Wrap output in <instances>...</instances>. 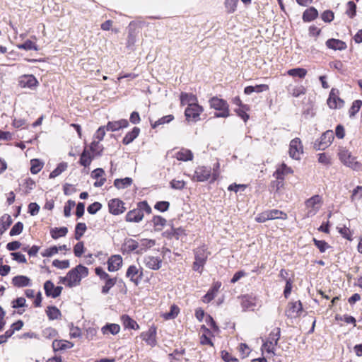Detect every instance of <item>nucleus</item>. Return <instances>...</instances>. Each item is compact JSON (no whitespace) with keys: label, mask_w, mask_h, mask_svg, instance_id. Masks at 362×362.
I'll return each mask as SVG.
<instances>
[{"label":"nucleus","mask_w":362,"mask_h":362,"mask_svg":"<svg viewBox=\"0 0 362 362\" xmlns=\"http://www.w3.org/2000/svg\"><path fill=\"white\" fill-rule=\"evenodd\" d=\"M156 244L154 240L144 238L139 242V250L136 251V254L141 255L145 252L148 249L152 247Z\"/></svg>","instance_id":"23"},{"label":"nucleus","mask_w":362,"mask_h":362,"mask_svg":"<svg viewBox=\"0 0 362 362\" xmlns=\"http://www.w3.org/2000/svg\"><path fill=\"white\" fill-rule=\"evenodd\" d=\"M348 9L346 13L349 16L350 18H353L356 14V4L350 1L347 3Z\"/></svg>","instance_id":"50"},{"label":"nucleus","mask_w":362,"mask_h":362,"mask_svg":"<svg viewBox=\"0 0 362 362\" xmlns=\"http://www.w3.org/2000/svg\"><path fill=\"white\" fill-rule=\"evenodd\" d=\"M172 231L173 232V238H176L177 240L182 239L183 236H186L185 230L181 227H172Z\"/></svg>","instance_id":"61"},{"label":"nucleus","mask_w":362,"mask_h":362,"mask_svg":"<svg viewBox=\"0 0 362 362\" xmlns=\"http://www.w3.org/2000/svg\"><path fill=\"white\" fill-rule=\"evenodd\" d=\"M132 184V179L130 177H125L123 179H115L114 181V186L118 189H124L129 187Z\"/></svg>","instance_id":"32"},{"label":"nucleus","mask_w":362,"mask_h":362,"mask_svg":"<svg viewBox=\"0 0 362 362\" xmlns=\"http://www.w3.org/2000/svg\"><path fill=\"white\" fill-rule=\"evenodd\" d=\"M322 203V197L320 195H314L305 202V207L308 209L307 217L315 216L321 207Z\"/></svg>","instance_id":"5"},{"label":"nucleus","mask_w":362,"mask_h":362,"mask_svg":"<svg viewBox=\"0 0 362 362\" xmlns=\"http://www.w3.org/2000/svg\"><path fill=\"white\" fill-rule=\"evenodd\" d=\"M287 214L282 211L278 209L267 210L255 217V221L258 223H264L268 220L274 219H287Z\"/></svg>","instance_id":"3"},{"label":"nucleus","mask_w":362,"mask_h":362,"mask_svg":"<svg viewBox=\"0 0 362 362\" xmlns=\"http://www.w3.org/2000/svg\"><path fill=\"white\" fill-rule=\"evenodd\" d=\"M338 93L339 90L337 89L332 88L331 90L327 100V104L330 108H337V98H338Z\"/></svg>","instance_id":"36"},{"label":"nucleus","mask_w":362,"mask_h":362,"mask_svg":"<svg viewBox=\"0 0 362 362\" xmlns=\"http://www.w3.org/2000/svg\"><path fill=\"white\" fill-rule=\"evenodd\" d=\"M211 169L210 167L199 166L194 171L192 180L197 182H204L211 177Z\"/></svg>","instance_id":"12"},{"label":"nucleus","mask_w":362,"mask_h":362,"mask_svg":"<svg viewBox=\"0 0 362 362\" xmlns=\"http://www.w3.org/2000/svg\"><path fill=\"white\" fill-rule=\"evenodd\" d=\"M209 105L211 108L219 111V112L214 114L215 117L226 118L230 115L229 105L225 100L213 97L209 100Z\"/></svg>","instance_id":"2"},{"label":"nucleus","mask_w":362,"mask_h":362,"mask_svg":"<svg viewBox=\"0 0 362 362\" xmlns=\"http://www.w3.org/2000/svg\"><path fill=\"white\" fill-rule=\"evenodd\" d=\"M128 125V121L125 119H122L118 121L108 122L105 127L107 131L116 132L127 127Z\"/></svg>","instance_id":"16"},{"label":"nucleus","mask_w":362,"mask_h":362,"mask_svg":"<svg viewBox=\"0 0 362 362\" xmlns=\"http://www.w3.org/2000/svg\"><path fill=\"white\" fill-rule=\"evenodd\" d=\"M52 265L58 269H67L69 267V260H59V259H54L52 262Z\"/></svg>","instance_id":"56"},{"label":"nucleus","mask_w":362,"mask_h":362,"mask_svg":"<svg viewBox=\"0 0 362 362\" xmlns=\"http://www.w3.org/2000/svg\"><path fill=\"white\" fill-rule=\"evenodd\" d=\"M155 230L160 231L165 226L167 221L160 216H154L152 219Z\"/></svg>","instance_id":"34"},{"label":"nucleus","mask_w":362,"mask_h":362,"mask_svg":"<svg viewBox=\"0 0 362 362\" xmlns=\"http://www.w3.org/2000/svg\"><path fill=\"white\" fill-rule=\"evenodd\" d=\"M197 97L192 93H182L180 95V103L182 105L197 104Z\"/></svg>","instance_id":"28"},{"label":"nucleus","mask_w":362,"mask_h":362,"mask_svg":"<svg viewBox=\"0 0 362 362\" xmlns=\"http://www.w3.org/2000/svg\"><path fill=\"white\" fill-rule=\"evenodd\" d=\"M156 331L155 328H150L147 332L141 334V338L146 343L151 346H154L156 344Z\"/></svg>","instance_id":"18"},{"label":"nucleus","mask_w":362,"mask_h":362,"mask_svg":"<svg viewBox=\"0 0 362 362\" xmlns=\"http://www.w3.org/2000/svg\"><path fill=\"white\" fill-rule=\"evenodd\" d=\"M122 265V258L119 255H112L107 261V268L110 272L117 271Z\"/></svg>","instance_id":"17"},{"label":"nucleus","mask_w":362,"mask_h":362,"mask_svg":"<svg viewBox=\"0 0 362 362\" xmlns=\"http://www.w3.org/2000/svg\"><path fill=\"white\" fill-rule=\"evenodd\" d=\"M74 346V344L66 340L55 339L52 342V348L54 351H64Z\"/></svg>","instance_id":"21"},{"label":"nucleus","mask_w":362,"mask_h":362,"mask_svg":"<svg viewBox=\"0 0 362 362\" xmlns=\"http://www.w3.org/2000/svg\"><path fill=\"white\" fill-rule=\"evenodd\" d=\"M105 285L103 286L101 291L103 294H107L110 289L115 285L117 279L110 277L105 280Z\"/></svg>","instance_id":"44"},{"label":"nucleus","mask_w":362,"mask_h":362,"mask_svg":"<svg viewBox=\"0 0 362 362\" xmlns=\"http://www.w3.org/2000/svg\"><path fill=\"white\" fill-rule=\"evenodd\" d=\"M120 330V327L117 324H107L102 327V332L104 334H117Z\"/></svg>","instance_id":"33"},{"label":"nucleus","mask_w":362,"mask_h":362,"mask_svg":"<svg viewBox=\"0 0 362 362\" xmlns=\"http://www.w3.org/2000/svg\"><path fill=\"white\" fill-rule=\"evenodd\" d=\"M281 329L279 327L274 328L269 334L266 341L262 344V349H264L267 353H272L274 354L275 346L277 345L278 341L280 339Z\"/></svg>","instance_id":"4"},{"label":"nucleus","mask_w":362,"mask_h":362,"mask_svg":"<svg viewBox=\"0 0 362 362\" xmlns=\"http://www.w3.org/2000/svg\"><path fill=\"white\" fill-rule=\"evenodd\" d=\"M185 185H186V183L184 180H173L170 182V185L173 189H179V190L184 189L185 187Z\"/></svg>","instance_id":"59"},{"label":"nucleus","mask_w":362,"mask_h":362,"mask_svg":"<svg viewBox=\"0 0 362 362\" xmlns=\"http://www.w3.org/2000/svg\"><path fill=\"white\" fill-rule=\"evenodd\" d=\"M92 159L93 158L90 156L89 152L85 148L81 155L79 163L84 167H87L90 165Z\"/></svg>","instance_id":"37"},{"label":"nucleus","mask_w":362,"mask_h":362,"mask_svg":"<svg viewBox=\"0 0 362 362\" xmlns=\"http://www.w3.org/2000/svg\"><path fill=\"white\" fill-rule=\"evenodd\" d=\"M46 313L49 320H56L61 316L60 310L55 306H49Z\"/></svg>","instance_id":"39"},{"label":"nucleus","mask_w":362,"mask_h":362,"mask_svg":"<svg viewBox=\"0 0 362 362\" xmlns=\"http://www.w3.org/2000/svg\"><path fill=\"white\" fill-rule=\"evenodd\" d=\"M334 133L332 130H327L323 133L319 140L314 143V148L316 151H322L327 148L334 139Z\"/></svg>","instance_id":"7"},{"label":"nucleus","mask_w":362,"mask_h":362,"mask_svg":"<svg viewBox=\"0 0 362 362\" xmlns=\"http://www.w3.org/2000/svg\"><path fill=\"white\" fill-rule=\"evenodd\" d=\"M175 158L178 160L189 161L193 159V153L189 149L182 148L180 151L175 153Z\"/></svg>","instance_id":"25"},{"label":"nucleus","mask_w":362,"mask_h":362,"mask_svg":"<svg viewBox=\"0 0 362 362\" xmlns=\"http://www.w3.org/2000/svg\"><path fill=\"white\" fill-rule=\"evenodd\" d=\"M326 46L334 50H344L346 48V43L340 40L331 38L326 41Z\"/></svg>","instance_id":"22"},{"label":"nucleus","mask_w":362,"mask_h":362,"mask_svg":"<svg viewBox=\"0 0 362 362\" xmlns=\"http://www.w3.org/2000/svg\"><path fill=\"white\" fill-rule=\"evenodd\" d=\"M173 119H174V116L173 115H168L164 116V117L160 118L159 119H158L157 121H156L153 124L151 123V127H152V128L155 129L157 127H158L159 125L168 124V123L170 122L172 120H173Z\"/></svg>","instance_id":"43"},{"label":"nucleus","mask_w":362,"mask_h":362,"mask_svg":"<svg viewBox=\"0 0 362 362\" xmlns=\"http://www.w3.org/2000/svg\"><path fill=\"white\" fill-rule=\"evenodd\" d=\"M53 288H54V285L50 280L45 281L44 284V289L46 296H52Z\"/></svg>","instance_id":"64"},{"label":"nucleus","mask_w":362,"mask_h":362,"mask_svg":"<svg viewBox=\"0 0 362 362\" xmlns=\"http://www.w3.org/2000/svg\"><path fill=\"white\" fill-rule=\"evenodd\" d=\"M67 233L68 228L66 227L54 228L50 230V235L54 240L60 237H64Z\"/></svg>","instance_id":"35"},{"label":"nucleus","mask_w":362,"mask_h":362,"mask_svg":"<svg viewBox=\"0 0 362 362\" xmlns=\"http://www.w3.org/2000/svg\"><path fill=\"white\" fill-rule=\"evenodd\" d=\"M303 310V305L300 300L288 303L285 314L288 318H296L300 316Z\"/></svg>","instance_id":"11"},{"label":"nucleus","mask_w":362,"mask_h":362,"mask_svg":"<svg viewBox=\"0 0 362 362\" xmlns=\"http://www.w3.org/2000/svg\"><path fill=\"white\" fill-rule=\"evenodd\" d=\"M144 276L143 268H138L135 265H130L126 272V276L129 278L130 281L137 286L142 280Z\"/></svg>","instance_id":"8"},{"label":"nucleus","mask_w":362,"mask_h":362,"mask_svg":"<svg viewBox=\"0 0 362 362\" xmlns=\"http://www.w3.org/2000/svg\"><path fill=\"white\" fill-rule=\"evenodd\" d=\"M76 205V203L73 200H69L64 206V214L65 217H69L71 216V211L72 208Z\"/></svg>","instance_id":"55"},{"label":"nucleus","mask_w":362,"mask_h":362,"mask_svg":"<svg viewBox=\"0 0 362 362\" xmlns=\"http://www.w3.org/2000/svg\"><path fill=\"white\" fill-rule=\"evenodd\" d=\"M248 108L246 105H243L242 107H239L235 110V112L237 115L241 117L245 122H246L249 119V115L247 114L246 110H247Z\"/></svg>","instance_id":"53"},{"label":"nucleus","mask_w":362,"mask_h":362,"mask_svg":"<svg viewBox=\"0 0 362 362\" xmlns=\"http://www.w3.org/2000/svg\"><path fill=\"white\" fill-rule=\"evenodd\" d=\"M123 247L124 250L128 253L132 252L136 253V251L139 250V242L131 238L127 239L123 244Z\"/></svg>","instance_id":"29"},{"label":"nucleus","mask_w":362,"mask_h":362,"mask_svg":"<svg viewBox=\"0 0 362 362\" xmlns=\"http://www.w3.org/2000/svg\"><path fill=\"white\" fill-rule=\"evenodd\" d=\"M204 109L198 104H190L185 110L186 119L189 122H196L200 119V115Z\"/></svg>","instance_id":"6"},{"label":"nucleus","mask_w":362,"mask_h":362,"mask_svg":"<svg viewBox=\"0 0 362 362\" xmlns=\"http://www.w3.org/2000/svg\"><path fill=\"white\" fill-rule=\"evenodd\" d=\"M87 230L86 223H78L75 227V239L79 240Z\"/></svg>","instance_id":"40"},{"label":"nucleus","mask_w":362,"mask_h":362,"mask_svg":"<svg viewBox=\"0 0 362 362\" xmlns=\"http://www.w3.org/2000/svg\"><path fill=\"white\" fill-rule=\"evenodd\" d=\"M84 252V245L83 242L77 243L74 247V252L76 257H81Z\"/></svg>","instance_id":"62"},{"label":"nucleus","mask_w":362,"mask_h":362,"mask_svg":"<svg viewBox=\"0 0 362 362\" xmlns=\"http://www.w3.org/2000/svg\"><path fill=\"white\" fill-rule=\"evenodd\" d=\"M30 279L23 275L16 276L12 279V284L17 287H24L29 286Z\"/></svg>","instance_id":"26"},{"label":"nucleus","mask_w":362,"mask_h":362,"mask_svg":"<svg viewBox=\"0 0 362 362\" xmlns=\"http://www.w3.org/2000/svg\"><path fill=\"white\" fill-rule=\"evenodd\" d=\"M221 286V282H216L214 284L212 287L208 291V292L203 296V302L208 303L211 301L216 296V293Z\"/></svg>","instance_id":"19"},{"label":"nucleus","mask_w":362,"mask_h":362,"mask_svg":"<svg viewBox=\"0 0 362 362\" xmlns=\"http://www.w3.org/2000/svg\"><path fill=\"white\" fill-rule=\"evenodd\" d=\"M170 203L166 201H160L156 203L154 208L161 212H165L168 210Z\"/></svg>","instance_id":"54"},{"label":"nucleus","mask_w":362,"mask_h":362,"mask_svg":"<svg viewBox=\"0 0 362 362\" xmlns=\"http://www.w3.org/2000/svg\"><path fill=\"white\" fill-rule=\"evenodd\" d=\"M362 105V101L356 100L353 102L352 105L349 110V116L354 117L360 110Z\"/></svg>","instance_id":"48"},{"label":"nucleus","mask_w":362,"mask_h":362,"mask_svg":"<svg viewBox=\"0 0 362 362\" xmlns=\"http://www.w3.org/2000/svg\"><path fill=\"white\" fill-rule=\"evenodd\" d=\"M313 243L320 252H325L327 248L330 247L325 240H318L316 238H313Z\"/></svg>","instance_id":"51"},{"label":"nucleus","mask_w":362,"mask_h":362,"mask_svg":"<svg viewBox=\"0 0 362 362\" xmlns=\"http://www.w3.org/2000/svg\"><path fill=\"white\" fill-rule=\"evenodd\" d=\"M143 262L147 268L153 270L159 269L162 264V260L160 257L151 255L144 257Z\"/></svg>","instance_id":"15"},{"label":"nucleus","mask_w":362,"mask_h":362,"mask_svg":"<svg viewBox=\"0 0 362 362\" xmlns=\"http://www.w3.org/2000/svg\"><path fill=\"white\" fill-rule=\"evenodd\" d=\"M67 163L62 162L60 163L57 167L51 172L49 174V177L50 179L55 178L56 177L59 176L61 173H62L64 171H65L67 168Z\"/></svg>","instance_id":"38"},{"label":"nucleus","mask_w":362,"mask_h":362,"mask_svg":"<svg viewBox=\"0 0 362 362\" xmlns=\"http://www.w3.org/2000/svg\"><path fill=\"white\" fill-rule=\"evenodd\" d=\"M221 358L225 362H239L238 359L232 356L228 351H221Z\"/></svg>","instance_id":"63"},{"label":"nucleus","mask_w":362,"mask_h":362,"mask_svg":"<svg viewBox=\"0 0 362 362\" xmlns=\"http://www.w3.org/2000/svg\"><path fill=\"white\" fill-rule=\"evenodd\" d=\"M23 230V224L22 222H17L14 224V226L12 227V228L10 230L9 235L11 236H14L19 235L22 233Z\"/></svg>","instance_id":"47"},{"label":"nucleus","mask_w":362,"mask_h":362,"mask_svg":"<svg viewBox=\"0 0 362 362\" xmlns=\"http://www.w3.org/2000/svg\"><path fill=\"white\" fill-rule=\"evenodd\" d=\"M30 163H31L30 172L33 174L38 173L41 170V169L43 166L42 163H41L37 159H32L30 160Z\"/></svg>","instance_id":"45"},{"label":"nucleus","mask_w":362,"mask_h":362,"mask_svg":"<svg viewBox=\"0 0 362 362\" xmlns=\"http://www.w3.org/2000/svg\"><path fill=\"white\" fill-rule=\"evenodd\" d=\"M179 312L180 308L177 305H173L170 307V311L164 315V317L166 320L173 319L177 316Z\"/></svg>","instance_id":"46"},{"label":"nucleus","mask_w":362,"mask_h":362,"mask_svg":"<svg viewBox=\"0 0 362 362\" xmlns=\"http://www.w3.org/2000/svg\"><path fill=\"white\" fill-rule=\"evenodd\" d=\"M152 210L146 201L140 202L136 208L128 211L125 216V221L129 223H139L144 217V212L150 214Z\"/></svg>","instance_id":"1"},{"label":"nucleus","mask_w":362,"mask_h":362,"mask_svg":"<svg viewBox=\"0 0 362 362\" xmlns=\"http://www.w3.org/2000/svg\"><path fill=\"white\" fill-rule=\"evenodd\" d=\"M340 160L346 165L356 169L358 165V163L356 161V158L354 157L351 152L345 148H341L338 153Z\"/></svg>","instance_id":"9"},{"label":"nucleus","mask_w":362,"mask_h":362,"mask_svg":"<svg viewBox=\"0 0 362 362\" xmlns=\"http://www.w3.org/2000/svg\"><path fill=\"white\" fill-rule=\"evenodd\" d=\"M303 151V145L300 139L299 138L292 139L289 145V156L293 159L298 160Z\"/></svg>","instance_id":"10"},{"label":"nucleus","mask_w":362,"mask_h":362,"mask_svg":"<svg viewBox=\"0 0 362 362\" xmlns=\"http://www.w3.org/2000/svg\"><path fill=\"white\" fill-rule=\"evenodd\" d=\"M318 16V11L315 7H310L306 9L303 13V21L304 22H310Z\"/></svg>","instance_id":"24"},{"label":"nucleus","mask_w":362,"mask_h":362,"mask_svg":"<svg viewBox=\"0 0 362 362\" xmlns=\"http://www.w3.org/2000/svg\"><path fill=\"white\" fill-rule=\"evenodd\" d=\"M81 280V276L78 275V272L77 271L76 268H74L71 269L66 274V276L62 279V281L64 283L65 281H67V285L69 287H72L74 286H76L77 284H78Z\"/></svg>","instance_id":"14"},{"label":"nucleus","mask_w":362,"mask_h":362,"mask_svg":"<svg viewBox=\"0 0 362 362\" xmlns=\"http://www.w3.org/2000/svg\"><path fill=\"white\" fill-rule=\"evenodd\" d=\"M125 204L119 199H112L108 203L109 212L113 215H119L126 211Z\"/></svg>","instance_id":"13"},{"label":"nucleus","mask_w":362,"mask_h":362,"mask_svg":"<svg viewBox=\"0 0 362 362\" xmlns=\"http://www.w3.org/2000/svg\"><path fill=\"white\" fill-rule=\"evenodd\" d=\"M361 199H362V186H357L353 189L350 199L353 202Z\"/></svg>","instance_id":"49"},{"label":"nucleus","mask_w":362,"mask_h":362,"mask_svg":"<svg viewBox=\"0 0 362 362\" xmlns=\"http://www.w3.org/2000/svg\"><path fill=\"white\" fill-rule=\"evenodd\" d=\"M210 253L207 252L206 247L203 245L194 250L195 260L199 263L205 264Z\"/></svg>","instance_id":"20"},{"label":"nucleus","mask_w":362,"mask_h":362,"mask_svg":"<svg viewBox=\"0 0 362 362\" xmlns=\"http://www.w3.org/2000/svg\"><path fill=\"white\" fill-rule=\"evenodd\" d=\"M17 47L24 50H37V46L31 40H27L25 42L19 44Z\"/></svg>","instance_id":"42"},{"label":"nucleus","mask_w":362,"mask_h":362,"mask_svg":"<svg viewBox=\"0 0 362 362\" xmlns=\"http://www.w3.org/2000/svg\"><path fill=\"white\" fill-rule=\"evenodd\" d=\"M13 221L10 215L4 214L1 218L0 235H1L11 225Z\"/></svg>","instance_id":"30"},{"label":"nucleus","mask_w":362,"mask_h":362,"mask_svg":"<svg viewBox=\"0 0 362 362\" xmlns=\"http://www.w3.org/2000/svg\"><path fill=\"white\" fill-rule=\"evenodd\" d=\"M139 133L140 129L139 127H134L131 132L127 133L122 140V143L124 145L131 144L139 136Z\"/></svg>","instance_id":"27"},{"label":"nucleus","mask_w":362,"mask_h":362,"mask_svg":"<svg viewBox=\"0 0 362 362\" xmlns=\"http://www.w3.org/2000/svg\"><path fill=\"white\" fill-rule=\"evenodd\" d=\"M122 320L123 322V325L124 326L125 328H129L135 330L139 328V326L137 324V322L127 315H122Z\"/></svg>","instance_id":"31"},{"label":"nucleus","mask_w":362,"mask_h":362,"mask_svg":"<svg viewBox=\"0 0 362 362\" xmlns=\"http://www.w3.org/2000/svg\"><path fill=\"white\" fill-rule=\"evenodd\" d=\"M58 252H59L58 247L56 245H54V246H52V247L46 249L44 252H42L41 253V255L42 257H52L54 255L58 253Z\"/></svg>","instance_id":"57"},{"label":"nucleus","mask_w":362,"mask_h":362,"mask_svg":"<svg viewBox=\"0 0 362 362\" xmlns=\"http://www.w3.org/2000/svg\"><path fill=\"white\" fill-rule=\"evenodd\" d=\"M238 2V0H226L225 7L227 12L229 13H233L236 9Z\"/></svg>","instance_id":"52"},{"label":"nucleus","mask_w":362,"mask_h":362,"mask_svg":"<svg viewBox=\"0 0 362 362\" xmlns=\"http://www.w3.org/2000/svg\"><path fill=\"white\" fill-rule=\"evenodd\" d=\"M288 74L293 77L298 76L300 78H303L306 76L307 71L303 68H295L289 69L288 71Z\"/></svg>","instance_id":"41"},{"label":"nucleus","mask_w":362,"mask_h":362,"mask_svg":"<svg viewBox=\"0 0 362 362\" xmlns=\"http://www.w3.org/2000/svg\"><path fill=\"white\" fill-rule=\"evenodd\" d=\"M102 208V204L100 202H95L90 204L87 211L90 214H95Z\"/></svg>","instance_id":"58"},{"label":"nucleus","mask_w":362,"mask_h":362,"mask_svg":"<svg viewBox=\"0 0 362 362\" xmlns=\"http://www.w3.org/2000/svg\"><path fill=\"white\" fill-rule=\"evenodd\" d=\"M334 13L330 10L325 11L322 15L321 18L322 21H324L325 23H330L334 20Z\"/></svg>","instance_id":"60"}]
</instances>
